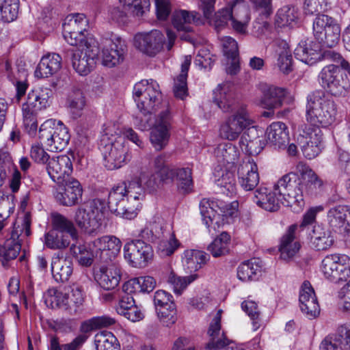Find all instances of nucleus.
Instances as JSON below:
<instances>
[{
  "instance_id": "1",
  "label": "nucleus",
  "mask_w": 350,
  "mask_h": 350,
  "mask_svg": "<svg viewBox=\"0 0 350 350\" xmlns=\"http://www.w3.org/2000/svg\"><path fill=\"white\" fill-rule=\"evenodd\" d=\"M159 84L154 80H142L133 88V98L137 108L144 116L140 118L139 128L145 131L152 128L150 139L157 151L161 150L167 144L172 127V116L168 109L161 111L153 122L147 115L157 111L161 103Z\"/></svg>"
},
{
  "instance_id": "2",
  "label": "nucleus",
  "mask_w": 350,
  "mask_h": 350,
  "mask_svg": "<svg viewBox=\"0 0 350 350\" xmlns=\"http://www.w3.org/2000/svg\"><path fill=\"white\" fill-rule=\"evenodd\" d=\"M300 185L297 174L289 172L278 180L273 190L265 187L257 188L252 201L258 206L269 212L278 211L281 204L291 206L294 211L298 212L305 204Z\"/></svg>"
},
{
  "instance_id": "3",
  "label": "nucleus",
  "mask_w": 350,
  "mask_h": 350,
  "mask_svg": "<svg viewBox=\"0 0 350 350\" xmlns=\"http://www.w3.org/2000/svg\"><path fill=\"white\" fill-rule=\"evenodd\" d=\"M325 55L334 61L340 63V66L329 64L323 68L319 75L321 86L327 92L334 96H344L347 92V82L344 77L347 76L345 71L350 73V65L338 53L329 51L326 52Z\"/></svg>"
},
{
  "instance_id": "4",
  "label": "nucleus",
  "mask_w": 350,
  "mask_h": 350,
  "mask_svg": "<svg viewBox=\"0 0 350 350\" xmlns=\"http://www.w3.org/2000/svg\"><path fill=\"white\" fill-rule=\"evenodd\" d=\"M337 105L325 92L315 90L307 96L306 119L311 124L326 127L336 120Z\"/></svg>"
},
{
  "instance_id": "5",
  "label": "nucleus",
  "mask_w": 350,
  "mask_h": 350,
  "mask_svg": "<svg viewBox=\"0 0 350 350\" xmlns=\"http://www.w3.org/2000/svg\"><path fill=\"white\" fill-rule=\"evenodd\" d=\"M106 211L105 200L96 198L78 206L75 211L73 219L82 232L93 234L101 229Z\"/></svg>"
},
{
  "instance_id": "6",
  "label": "nucleus",
  "mask_w": 350,
  "mask_h": 350,
  "mask_svg": "<svg viewBox=\"0 0 350 350\" xmlns=\"http://www.w3.org/2000/svg\"><path fill=\"white\" fill-rule=\"evenodd\" d=\"M39 139L46 150L59 152L67 146L70 136L67 128L60 120L49 119L41 124Z\"/></svg>"
},
{
  "instance_id": "7",
  "label": "nucleus",
  "mask_w": 350,
  "mask_h": 350,
  "mask_svg": "<svg viewBox=\"0 0 350 350\" xmlns=\"http://www.w3.org/2000/svg\"><path fill=\"white\" fill-rule=\"evenodd\" d=\"M314 40L323 48H332L339 42L340 26L337 21L325 14L317 16L312 25Z\"/></svg>"
},
{
  "instance_id": "8",
  "label": "nucleus",
  "mask_w": 350,
  "mask_h": 350,
  "mask_svg": "<svg viewBox=\"0 0 350 350\" xmlns=\"http://www.w3.org/2000/svg\"><path fill=\"white\" fill-rule=\"evenodd\" d=\"M219 164L214 171L215 182L219 187L220 191L226 196H232L236 193V180L234 175V154H218L217 157Z\"/></svg>"
},
{
  "instance_id": "9",
  "label": "nucleus",
  "mask_w": 350,
  "mask_h": 350,
  "mask_svg": "<svg viewBox=\"0 0 350 350\" xmlns=\"http://www.w3.org/2000/svg\"><path fill=\"white\" fill-rule=\"evenodd\" d=\"M99 49L96 42H85V47L68 49L64 57L70 61L74 70L81 76L88 75L96 65Z\"/></svg>"
},
{
  "instance_id": "10",
  "label": "nucleus",
  "mask_w": 350,
  "mask_h": 350,
  "mask_svg": "<svg viewBox=\"0 0 350 350\" xmlns=\"http://www.w3.org/2000/svg\"><path fill=\"white\" fill-rule=\"evenodd\" d=\"M321 271L329 281L338 283L350 277V258L345 254L327 255L321 262Z\"/></svg>"
},
{
  "instance_id": "11",
  "label": "nucleus",
  "mask_w": 350,
  "mask_h": 350,
  "mask_svg": "<svg viewBox=\"0 0 350 350\" xmlns=\"http://www.w3.org/2000/svg\"><path fill=\"white\" fill-rule=\"evenodd\" d=\"M235 111L221 125L219 130L220 136L229 141L236 139L243 131L254 126V121L244 107L237 108Z\"/></svg>"
},
{
  "instance_id": "12",
  "label": "nucleus",
  "mask_w": 350,
  "mask_h": 350,
  "mask_svg": "<svg viewBox=\"0 0 350 350\" xmlns=\"http://www.w3.org/2000/svg\"><path fill=\"white\" fill-rule=\"evenodd\" d=\"M235 111L221 125L219 130L220 136L229 141L236 139L243 131L254 126V121L244 107L237 108Z\"/></svg>"
},
{
  "instance_id": "13",
  "label": "nucleus",
  "mask_w": 350,
  "mask_h": 350,
  "mask_svg": "<svg viewBox=\"0 0 350 350\" xmlns=\"http://www.w3.org/2000/svg\"><path fill=\"white\" fill-rule=\"evenodd\" d=\"M83 189L79 180L65 179L63 183H56L53 196L57 203L63 206L72 207L82 202Z\"/></svg>"
},
{
  "instance_id": "14",
  "label": "nucleus",
  "mask_w": 350,
  "mask_h": 350,
  "mask_svg": "<svg viewBox=\"0 0 350 350\" xmlns=\"http://www.w3.org/2000/svg\"><path fill=\"white\" fill-rule=\"evenodd\" d=\"M124 258L135 268H144L152 260L153 250L150 244L142 239H134L124 246Z\"/></svg>"
},
{
  "instance_id": "15",
  "label": "nucleus",
  "mask_w": 350,
  "mask_h": 350,
  "mask_svg": "<svg viewBox=\"0 0 350 350\" xmlns=\"http://www.w3.org/2000/svg\"><path fill=\"white\" fill-rule=\"evenodd\" d=\"M148 176V167H142L138 172L133 174L122 183L113 187L131 200H143L146 192L151 193L146 187L145 177Z\"/></svg>"
},
{
  "instance_id": "16",
  "label": "nucleus",
  "mask_w": 350,
  "mask_h": 350,
  "mask_svg": "<svg viewBox=\"0 0 350 350\" xmlns=\"http://www.w3.org/2000/svg\"><path fill=\"white\" fill-rule=\"evenodd\" d=\"M215 206H217L222 215L226 217H236L238 215L239 203L237 200L231 202H224L219 201L215 202L207 199H203L200 203V210L202 217V221L206 227H210L218 217L215 210Z\"/></svg>"
},
{
  "instance_id": "17",
  "label": "nucleus",
  "mask_w": 350,
  "mask_h": 350,
  "mask_svg": "<svg viewBox=\"0 0 350 350\" xmlns=\"http://www.w3.org/2000/svg\"><path fill=\"white\" fill-rule=\"evenodd\" d=\"M165 37L159 30L154 29L150 32L137 33L135 36V44L142 53L154 56L163 49Z\"/></svg>"
},
{
  "instance_id": "18",
  "label": "nucleus",
  "mask_w": 350,
  "mask_h": 350,
  "mask_svg": "<svg viewBox=\"0 0 350 350\" xmlns=\"http://www.w3.org/2000/svg\"><path fill=\"white\" fill-rule=\"evenodd\" d=\"M121 241L114 236H103L92 242L95 258L107 262L114 258L120 251Z\"/></svg>"
},
{
  "instance_id": "19",
  "label": "nucleus",
  "mask_w": 350,
  "mask_h": 350,
  "mask_svg": "<svg viewBox=\"0 0 350 350\" xmlns=\"http://www.w3.org/2000/svg\"><path fill=\"white\" fill-rule=\"evenodd\" d=\"M39 98L33 92H29L26 102L23 105V116L24 126L29 135H34L38 124L36 115L38 111L46 108V101L44 98H40V101L36 102V98Z\"/></svg>"
},
{
  "instance_id": "20",
  "label": "nucleus",
  "mask_w": 350,
  "mask_h": 350,
  "mask_svg": "<svg viewBox=\"0 0 350 350\" xmlns=\"http://www.w3.org/2000/svg\"><path fill=\"white\" fill-rule=\"evenodd\" d=\"M213 101L224 112L234 111L238 108L235 100V88L232 83L219 84L213 92Z\"/></svg>"
},
{
  "instance_id": "21",
  "label": "nucleus",
  "mask_w": 350,
  "mask_h": 350,
  "mask_svg": "<svg viewBox=\"0 0 350 350\" xmlns=\"http://www.w3.org/2000/svg\"><path fill=\"white\" fill-rule=\"evenodd\" d=\"M126 50L125 42L120 38L114 36L106 39L103 48V64L109 68L116 66L122 62Z\"/></svg>"
},
{
  "instance_id": "22",
  "label": "nucleus",
  "mask_w": 350,
  "mask_h": 350,
  "mask_svg": "<svg viewBox=\"0 0 350 350\" xmlns=\"http://www.w3.org/2000/svg\"><path fill=\"white\" fill-rule=\"evenodd\" d=\"M131 201V200L113 188L109 193L107 206L115 215L126 219H131L136 216L137 213L134 205H129Z\"/></svg>"
},
{
  "instance_id": "23",
  "label": "nucleus",
  "mask_w": 350,
  "mask_h": 350,
  "mask_svg": "<svg viewBox=\"0 0 350 350\" xmlns=\"http://www.w3.org/2000/svg\"><path fill=\"white\" fill-rule=\"evenodd\" d=\"M239 182L245 191L253 190L259 183V174L256 163L250 157L245 158L237 170Z\"/></svg>"
},
{
  "instance_id": "24",
  "label": "nucleus",
  "mask_w": 350,
  "mask_h": 350,
  "mask_svg": "<svg viewBox=\"0 0 350 350\" xmlns=\"http://www.w3.org/2000/svg\"><path fill=\"white\" fill-rule=\"evenodd\" d=\"M47 172L51 178L56 183H63L70 178L72 164L68 154H59L52 157L47 165Z\"/></svg>"
},
{
  "instance_id": "25",
  "label": "nucleus",
  "mask_w": 350,
  "mask_h": 350,
  "mask_svg": "<svg viewBox=\"0 0 350 350\" xmlns=\"http://www.w3.org/2000/svg\"><path fill=\"white\" fill-rule=\"evenodd\" d=\"M296 170L301 176L302 179L305 180V183H302L298 178L303 194L305 193L308 196H316L323 185V180L304 162H299L296 165Z\"/></svg>"
},
{
  "instance_id": "26",
  "label": "nucleus",
  "mask_w": 350,
  "mask_h": 350,
  "mask_svg": "<svg viewBox=\"0 0 350 350\" xmlns=\"http://www.w3.org/2000/svg\"><path fill=\"white\" fill-rule=\"evenodd\" d=\"M94 279L104 290H113L118 286L121 280L120 267L116 264L102 266L95 272Z\"/></svg>"
},
{
  "instance_id": "27",
  "label": "nucleus",
  "mask_w": 350,
  "mask_h": 350,
  "mask_svg": "<svg viewBox=\"0 0 350 350\" xmlns=\"http://www.w3.org/2000/svg\"><path fill=\"white\" fill-rule=\"evenodd\" d=\"M221 312L222 310H219L210 324L208 330L210 340L206 346L207 350H224L232 342L226 338L224 332H221Z\"/></svg>"
},
{
  "instance_id": "28",
  "label": "nucleus",
  "mask_w": 350,
  "mask_h": 350,
  "mask_svg": "<svg viewBox=\"0 0 350 350\" xmlns=\"http://www.w3.org/2000/svg\"><path fill=\"white\" fill-rule=\"evenodd\" d=\"M298 132L296 143L301 152L318 153L322 151L321 136L317 133H313L310 126L301 125Z\"/></svg>"
},
{
  "instance_id": "29",
  "label": "nucleus",
  "mask_w": 350,
  "mask_h": 350,
  "mask_svg": "<svg viewBox=\"0 0 350 350\" xmlns=\"http://www.w3.org/2000/svg\"><path fill=\"white\" fill-rule=\"evenodd\" d=\"M323 48L314 40L301 42L294 51L295 57L308 65H313L321 59Z\"/></svg>"
},
{
  "instance_id": "30",
  "label": "nucleus",
  "mask_w": 350,
  "mask_h": 350,
  "mask_svg": "<svg viewBox=\"0 0 350 350\" xmlns=\"http://www.w3.org/2000/svg\"><path fill=\"white\" fill-rule=\"evenodd\" d=\"M299 306L301 310L309 319L315 318L319 314V306L314 289L309 282L303 283L299 293Z\"/></svg>"
},
{
  "instance_id": "31",
  "label": "nucleus",
  "mask_w": 350,
  "mask_h": 350,
  "mask_svg": "<svg viewBox=\"0 0 350 350\" xmlns=\"http://www.w3.org/2000/svg\"><path fill=\"white\" fill-rule=\"evenodd\" d=\"M176 167H163L154 172H149L146 185L150 190V192H155L163 185L172 183L175 180Z\"/></svg>"
},
{
  "instance_id": "32",
  "label": "nucleus",
  "mask_w": 350,
  "mask_h": 350,
  "mask_svg": "<svg viewBox=\"0 0 350 350\" xmlns=\"http://www.w3.org/2000/svg\"><path fill=\"white\" fill-rule=\"evenodd\" d=\"M321 350H350V329L340 327L334 334L325 338L320 345Z\"/></svg>"
},
{
  "instance_id": "33",
  "label": "nucleus",
  "mask_w": 350,
  "mask_h": 350,
  "mask_svg": "<svg viewBox=\"0 0 350 350\" xmlns=\"http://www.w3.org/2000/svg\"><path fill=\"white\" fill-rule=\"evenodd\" d=\"M297 226H290L282 236L280 245L281 258L285 260L293 258L300 249V243L295 237Z\"/></svg>"
},
{
  "instance_id": "34",
  "label": "nucleus",
  "mask_w": 350,
  "mask_h": 350,
  "mask_svg": "<svg viewBox=\"0 0 350 350\" xmlns=\"http://www.w3.org/2000/svg\"><path fill=\"white\" fill-rule=\"evenodd\" d=\"M51 270L54 280L57 282H67L73 271L72 261L69 258L60 256L59 254L53 256L51 262Z\"/></svg>"
},
{
  "instance_id": "35",
  "label": "nucleus",
  "mask_w": 350,
  "mask_h": 350,
  "mask_svg": "<svg viewBox=\"0 0 350 350\" xmlns=\"http://www.w3.org/2000/svg\"><path fill=\"white\" fill-rule=\"evenodd\" d=\"M62 57L57 53H49L40 61L35 75L38 77H49L56 74L62 68Z\"/></svg>"
},
{
  "instance_id": "36",
  "label": "nucleus",
  "mask_w": 350,
  "mask_h": 350,
  "mask_svg": "<svg viewBox=\"0 0 350 350\" xmlns=\"http://www.w3.org/2000/svg\"><path fill=\"white\" fill-rule=\"evenodd\" d=\"M243 0H235L232 2V17L230 18L232 29L241 34L246 33V29L250 21V13L247 8L241 5L237 6L238 3Z\"/></svg>"
},
{
  "instance_id": "37",
  "label": "nucleus",
  "mask_w": 350,
  "mask_h": 350,
  "mask_svg": "<svg viewBox=\"0 0 350 350\" xmlns=\"http://www.w3.org/2000/svg\"><path fill=\"white\" fill-rule=\"evenodd\" d=\"M267 139L278 150L286 148V142L288 141V132L286 125L282 122L271 124L267 129Z\"/></svg>"
},
{
  "instance_id": "38",
  "label": "nucleus",
  "mask_w": 350,
  "mask_h": 350,
  "mask_svg": "<svg viewBox=\"0 0 350 350\" xmlns=\"http://www.w3.org/2000/svg\"><path fill=\"white\" fill-rule=\"evenodd\" d=\"M312 245L317 250H325L334 243L332 232L321 225H314L310 233Z\"/></svg>"
},
{
  "instance_id": "39",
  "label": "nucleus",
  "mask_w": 350,
  "mask_h": 350,
  "mask_svg": "<svg viewBox=\"0 0 350 350\" xmlns=\"http://www.w3.org/2000/svg\"><path fill=\"white\" fill-rule=\"evenodd\" d=\"M349 213L347 206L338 205L331 208L327 214L328 224L334 230L346 229L349 225L347 218Z\"/></svg>"
},
{
  "instance_id": "40",
  "label": "nucleus",
  "mask_w": 350,
  "mask_h": 350,
  "mask_svg": "<svg viewBox=\"0 0 350 350\" xmlns=\"http://www.w3.org/2000/svg\"><path fill=\"white\" fill-rule=\"evenodd\" d=\"M287 91L282 88L269 86L265 90L261 98V104L268 109L280 107L286 95Z\"/></svg>"
},
{
  "instance_id": "41",
  "label": "nucleus",
  "mask_w": 350,
  "mask_h": 350,
  "mask_svg": "<svg viewBox=\"0 0 350 350\" xmlns=\"http://www.w3.org/2000/svg\"><path fill=\"white\" fill-rule=\"evenodd\" d=\"M75 224L72 220L59 213L54 212L51 213V229L70 234L72 241L77 240L79 237Z\"/></svg>"
},
{
  "instance_id": "42",
  "label": "nucleus",
  "mask_w": 350,
  "mask_h": 350,
  "mask_svg": "<svg viewBox=\"0 0 350 350\" xmlns=\"http://www.w3.org/2000/svg\"><path fill=\"white\" fill-rule=\"evenodd\" d=\"M261 273V266L258 259H251L241 263L237 268V277L243 282L258 280Z\"/></svg>"
},
{
  "instance_id": "43",
  "label": "nucleus",
  "mask_w": 350,
  "mask_h": 350,
  "mask_svg": "<svg viewBox=\"0 0 350 350\" xmlns=\"http://www.w3.org/2000/svg\"><path fill=\"white\" fill-rule=\"evenodd\" d=\"M276 44L278 54L277 65L282 73L288 75L293 71V57L288 44L284 40H278Z\"/></svg>"
},
{
  "instance_id": "44",
  "label": "nucleus",
  "mask_w": 350,
  "mask_h": 350,
  "mask_svg": "<svg viewBox=\"0 0 350 350\" xmlns=\"http://www.w3.org/2000/svg\"><path fill=\"white\" fill-rule=\"evenodd\" d=\"M70 252L77 259L79 263L85 267L90 266L93 262L94 258H95L92 247L91 250H88V247L83 244L79 238L72 241L70 247Z\"/></svg>"
},
{
  "instance_id": "45",
  "label": "nucleus",
  "mask_w": 350,
  "mask_h": 350,
  "mask_svg": "<svg viewBox=\"0 0 350 350\" xmlns=\"http://www.w3.org/2000/svg\"><path fill=\"white\" fill-rule=\"evenodd\" d=\"M209 259V256L200 250H187L183 258V265L189 271H196L202 267Z\"/></svg>"
},
{
  "instance_id": "46",
  "label": "nucleus",
  "mask_w": 350,
  "mask_h": 350,
  "mask_svg": "<svg viewBox=\"0 0 350 350\" xmlns=\"http://www.w3.org/2000/svg\"><path fill=\"white\" fill-rule=\"evenodd\" d=\"M18 237V230L15 229L11 238L7 239L3 245H0V259L2 261H9L17 257L21 249V244L16 240Z\"/></svg>"
},
{
  "instance_id": "47",
  "label": "nucleus",
  "mask_w": 350,
  "mask_h": 350,
  "mask_svg": "<svg viewBox=\"0 0 350 350\" xmlns=\"http://www.w3.org/2000/svg\"><path fill=\"white\" fill-rule=\"evenodd\" d=\"M71 236L70 234L51 229L45 234V245L52 250H64L70 247Z\"/></svg>"
},
{
  "instance_id": "48",
  "label": "nucleus",
  "mask_w": 350,
  "mask_h": 350,
  "mask_svg": "<svg viewBox=\"0 0 350 350\" xmlns=\"http://www.w3.org/2000/svg\"><path fill=\"white\" fill-rule=\"evenodd\" d=\"M175 180L178 190L183 193H189L193 191V181L192 170L189 167H176Z\"/></svg>"
},
{
  "instance_id": "49",
  "label": "nucleus",
  "mask_w": 350,
  "mask_h": 350,
  "mask_svg": "<svg viewBox=\"0 0 350 350\" xmlns=\"http://www.w3.org/2000/svg\"><path fill=\"white\" fill-rule=\"evenodd\" d=\"M230 236L226 232H221L208 246V251L215 258L228 254L230 251Z\"/></svg>"
},
{
  "instance_id": "50",
  "label": "nucleus",
  "mask_w": 350,
  "mask_h": 350,
  "mask_svg": "<svg viewBox=\"0 0 350 350\" xmlns=\"http://www.w3.org/2000/svg\"><path fill=\"white\" fill-rule=\"evenodd\" d=\"M256 135L257 131L255 126L251 127L243 132L239 141L241 152L243 153H252L253 152L260 153L262 150V147L258 148V150L252 149L254 144H264V142L258 138H255V140L252 139V138H254Z\"/></svg>"
},
{
  "instance_id": "51",
  "label": "nucleus",
  "mask_w": 350,
  "mask_h": 350,
  "mask_svg": "<svg viewBox=\"0 0 350 350\" xmlns=\"http://www.w3.org/2000/svg\"><path fill=\"white\" fill-rule=\"evenodd\" d=\"M88 25V21L85 14L75 13L68 15L62 25L63 31L70 33V31H85Z\"/></svg>"
},
{
  "instance_id": "52",
  "label": "nucleus",
  "mask_w": 350,
  "mask_h": 350,
  "mask_svg": "<svg viewBox=\"0 0 350 350\" xmlns=\"http://www.w3.org/2000/svg\"><path fill=\"white\" fill-rule=\"evenodd\" d=\"M96 350H120L116 336L110 332L102 331L95 335Z\"/></svg>"
},
{
  "instance_id": "53",
  "label": "nucleus",
  "mask_w": 350,
  "mask_h": 350,
  "mask_svg": "<svg viewBox=\"0 0 350 350\" xmlns=\"http://www.w3.org/2000/svg\"><path fill=\"white\" fill-rule=\"evenodd\" d=\"M194 20L195 16L186 10H176L172 16V24L178 31H191V24Z\"/></svg>"
},
{
  "instance_id": "54",
  "label": "nucleus",
  "mask_w": 350,
  "mask_h": 350,
  "mask_svg": "<svg viewBox=\"0 0 350 350\" xmlns=\"http://www.w3.org/2000/svg\"><path fill=\"white\" fill-rule=\"evenodd\" d=\"M88 336L80 334L75 338L70 343L61 345L57 336L51 337L50 340L49 350H79L85 341Z\"/></svg>"
},
{
  "instance_id": "55",
  "label": "nucleus",
  "mask_w": 350,
  "mask_h": 350,
  "mask_svg": "<svg viewBox=\"0 0 350 350\" xmlns=\"http://www.w3.org/2000/svg\"><path fill=\"white\" fill-rule=\"evenodd\" d=\"M68 105L74 118L81 116V112L85 105V100L81 90H73L68 96Z\"/></svg>"
},
{
  "instance_id": "56",
  "label": "nucleus",
  "mask_w": 350,
  "mask_h": 350,
  "mask_svg": "<svg viewBox=\"0 0 350 350\" xmlns=\"http://www.w3.org/2000/svg\"><path fill=\"white\" fill-rule=\"evenodd\" d=\"M331 0H305L304 10L306 14L321 16L332 8Z\"/></svg>"
},
{
  "instance_id": "57",
  "label": "nucleus",
  "mask_w": 350,
  "mask_h": 350,
  "mask_svg": "<svg viewBox=\"0 0 350 350\" xmlns=\"http://www.w3.org/2000/svg\"><path fill=\"white\" fill-rule=\"evenodd\" d=\"M19 10V0H0L2 18L8 23L16 19Z\"/></svg>"
},
{
  "instance_id": "58",
  "label": "nucleus",
  "mask_w": 350,
  "mask_h": 350,
  "mask_svg": "<svg viewBox=\"0 0 350 350\" xmlns=\"http://www.w3.org/2000/svg\"><path fill=\"white\" fill-rule=\"evenodd\" d=\"M157 317L165 326L170 327L177 320L176 309L174 302L168 303L166 306L157 308Z\"/></svg>"
},
{
  "instance_id": "59",
  "label": "nucleus",
  "mask_w": 350,
  "mask_h": 350,
  "mask_svg": "<svg viewBox=\"0 0 350 350\" xmlns=\"http://www.w3.org/2000/svg\"><path fill=\"white\" fill-rule=\"evenodd\" d=\"M66 299V293L52 289L48 291L44 301L49 308L52 309L59 308L65 311Z\"/></svg>"
},
{
  "instance_id": "60",
  "label": "nucleus",
  "mask_w": 350,
  "mask_h": 350,
  "mask_svg": "<svg viewBox=\"0 0 350 350\" xmlns=\"http://www.w3.org/2000/svg\"><path fill=\"white\" fill-rule=\"evenodd\" d=\"M297 18V15L294 8H291L288 5L284 6L276 14L275 24L279 27L288 26Z\"/></svg>"
},
{
  "instance_id": "61",
  "label": "nucleus",
  "mask_w": 350,
  "mask_h": 350,
  "mask_svg": "<svg viewBox=\"0 0 350 350\" xmlns=\"http://www.w3.org/2000/svg\"><path fill=\"white\" fill-rule=\"evenodd\" d=\"M197 278V275H191L187 277H180L171 273L168 277L167 282L172 286L174 292L180 295L187 288V285Z\"/></svg>"
},
{
  "instance_id": "62",
  "label": "nucleus",
  "mask_w": 350,
  "mask_h": 350,
  "mask_svg": "<svg viewBox=\"0 0 350 350\" xmlns=\"http://www.w3.org/2000/svg\"><path fill=\"white\" fill-rule=\"evenodd\" d=\"M131 160V154H104L103 165L109 170H116L126 165Z\"/></svg>"
},
{
  "instance_id": "63",
  "label": "nucleus",
  "mask_w": 350,
  "mask_h": 350,
  "mask_svg": "<svg viewBox=\"0 0 350 350\" xmlns=\"http://www.w3.org/2000/svg\"><path fill=\"white\" fill-rule=\"evenodd\" d=\"M66 33V31H63V36L65 40L71 46H79L83 48L85 46V42H95L92 39L87 38L84 34V31H70V33Z\"/></svg>"
},
{
  "instance_id": "64",
  "label": "nucleus",
  "mask_w": 350,
  "mask_h": 350,
  "mask_svg": "<svg viewBox=\"0 0 350 350\" xmlns=\"http://www.w3.org/2000/svg\"><path fill=\"white\" fill-rule=\"evenodd\" d=\"M115 323V320L109 317H96L83 324V329L88 332L95 329L107 327Z\"/></svg>"
}]
</instances>
